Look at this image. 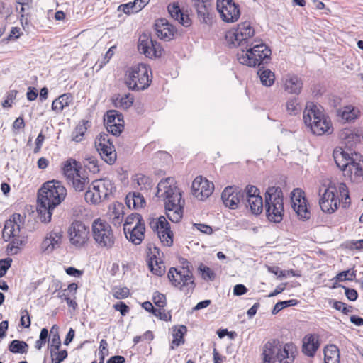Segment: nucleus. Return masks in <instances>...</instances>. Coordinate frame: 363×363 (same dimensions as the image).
<instances>
[{"label": "nucleus", "mask_w": 363, "mask_h": 363, "mask_svg": "<svg viewBox=\"0 0 363 363\" xmlns=\"http://www.w3.org/2000/svg\"><path fill=\"white\" fill-rule=\"evenodd\" d=\"M155 26L157 37L166 41L172 40L177 32L175 27L165 18L157 20Z\"/></svg>", "instance_id": "nucleus-27"}, {"label": "nucleus", "mask_w": 363, "mask_h": 363, "mask_svg": "<svg viewBox=\"0 0 363 363\" xmlns=\"http://www.w3.org/2000/svg\"><path fill=\"white\" fill-rule=\"evenodd\" d=\"M84 166L93 174L99 173L100 171L99 161L94 156H88L86 157Z\"/></svg>", "instance_id": "nucleus-51"}, {"label": "nucleus", "mask_w": 363, "mask_h": 363, "mask_svg": "<svg viewBox=\"0 0 363 363\" xmlns=\"http://www.w3.org/2000/svg\"><path fill=\"white\" fill-rule=\"evenodd\" d=\"M12 263L11 258H6L0 259V277H3L11 267Z\"/></svg>", "instance_id": "nucleus-63"}, {"label": "nucleus", "mask_w": 363, "mask_h": 363, "mask_svg": "<svg viewBox=\"0 0 363 363\" xmlns=\"http://www.w3.org/2000/svg\"><path fill=\"white\" fill-rule=\"evenodd\" d=\"M152 301L157 308H164L167 305V298L165 295L157 291L154 294Z\"/></svg>", "instance_id": "nucleus-58"}, {"label": "nucleus", "mask_w": 363, "mask_h": 363, "mask_svg": "<svg viewBox=\"0 0 363 363\" xmlns=\"http://www.w3.org/2000/svg\"><path fill=\"white\" fill-rule=\"evenodd\" d=\"M19 218V214H13L12 218L6 220L2 231V236L6 242H10L9 247L12 250L14 247H18L20 225L16 218Z\"/></svg>", "instance_id": "nucleus-18"}, {"label": "nucleus", "mask_w": 363, "mask_h": 363, "mask_svg": "<svg viewBox=\"0 0 363 363\" xmlns=\"http://www.w3.org/2000/svg\"><path fill=\"white\" fill-rule=\"evenodd\" d=\"M286 108L290 115H296L299 113L301 110V106L296 98L289 99L286 101Z\"/></svg>", "instance_id": "nucleus-52"}, {"label": "nucleus", "mask_w": 363, "mask_h": 363, "mask_svg": "<svg viewBox=\"0 0 363 363\" xmlns=\"http://www.w3.org/2000/svg\"><path fill=\"white\" fill-rule=\"evenodd\" d=\"M94 240L98 247L111 250L114 247L116 238L111 225L106 220L97 218L91 225Z\"/></svg>", "instance_id": "nucleus-9"}, {"label": "nucleus", "mask_w": 363, "mask_h": 363, "mask_svg": "<svg viewBox=\"0 0 363 363\" xmlns=\"http://www.w3.org/2000/svg\"><path fill=\"white\" fill-rule=\"evenodd\" d=\"M81 171V164L72 157L67 159L62 164V172L67 182Z\"/></svg>", "instance_id": "nucleus-32"}, {"label": "nucleus", "mask_w": 363, "mask_h": 363, "mask_svg": "<svg viewBox=\"0 0 363 363\" xmlns=\"http://www.w3.org/2000/svg\"><path fill=\"white\" fill-rule=\"evenodd\" d=\"M138 49L140 53L144 54L150 59L159 58L163 52V49L160 44L145 34L139 38Z\"/></svg>", "instance_id": "nucleus-17"}, {"label": "nucleus", "mask_w": 363, "mask_h": 363, "mask_svg": "<svg viewBox=\"0 0 363 363\" xmlns=\"http://www.w3.org/2000/svg\"><path fill=\"white\" fill-rule=\"evenodd\" d=\"M356 277L355 272H351L350 269L346 271H342L338 273L333 279L335 282H341L345 280L352 281L353 279Z\"/></svg>", "instance_id": "nucleus-54"}, {"label": "nucleus", "mask_w": 363, "mask_h": 363, "mask_svg": "<svg viewBox=\"0 0 363 363\" xmlns=\"http://www.w3.org/2000/svg\"><path fill=\"white\" fill-rule=\"evenodd\" d=\"M216 9L220 17L225 23H235L240 18V6L233 0H217Z\"/></svg>", "instance_id": "nucleus-13"}, {"label": "nucleus", "mask_w": 363, "mask_h": 363, "mask_svg": "<svg viewBox=\"0 0 363 363\" xmlns=\"http://www.w3.org/2000/svg\"><path fill=\"white\" fill-rule=\"evenodd\" d=\"M196 12L197 18L201 23H205L208 26L212 25L215 18V14L211 2L201 7Z\"/></svg>", "instance_id": "nucleus-34"}, {"label": "nucleus", "mask_w": 363, "mask_h": 363, "mask_svg": "<svg viewBox=\"0 0 363 363\" xmlns=\"http://www.w3.org/2000/svg\"><path fill=\"white\" fill-rule=\"evenodd\" d=\"M245 191L233 186L225 188L222 192L221 198L224 205L231 209H235L241 200L244 199Z\"/></svg>", "instance_id": "nucleus-23"}, {"label": "nucleus", "mask_w": 363, "mask_h": 363, "mask_svg": "<svg viewBox=\"0 0 363 363\" xmlns=\"http://www.w3.org/2000/svg\"><path fill=\"white\" fill-rule=\"evenodd\" d=\"M48 337V330L47 328H43L40 333L39 340L35 343L36 350H40L46 344Z\"/></svg>", "instance_id": "nucleus-57"}, {"label": "nucleus", "mask_w": 363, "mask_h": 363, "mask_svg": "<svg viewBox=\"0 0 363 363\" xmlns=\"http://www.w3.org/2000/svg\"><path fill=\"white\" fill-rule=\"evenodd\" d=\"M167 10L171 17L178 21L182 26L189 27L191 25L192 21L189 15L182 11L178 2L169 4Z\"/></svg>", "instance_id": "nucleus-29"}, {"label": "nucleus", "mask_w": 363, "mask_h": 363, "mask_svg": "<svg viewBox=\"0 0 363 363\" xmlns=\"http://www.w3.org/2000/svg\"><path fill=\"white\" fill-rule=\"evenodd\" d=\"M124 206L120 202H114L110 208V216L112 222L116 224H119L122 222L124 216Z\"/></svg>", "instance_id": "nucleus-43"}, {"label": "nucleus", "mask_w": 363, "mask_h": 363, "mask_svg": "<svg viewBox=\"0 0 363 363\" xmlns=\"http://www.w3.org/2000/svg\"><path fill=\"white\" fill-rule=\"evenodd\" d=\"M280 347L281 341L278 339H270L266 342L262 347V363H276Z\"/></svg>", "instance_id": "nucleus-25"}, {"label": "nucleus", "mask_w": 363, "mask_h": 363, "mask_svg": "<svg viewBox=\"0 0 363 363\" xmlns=\"http://www.w3.org/2000/svg\"><path fill=\"white\" fill-rule=\"evenodd\" d=\"M255 35V29L248 21L238 23L236 28L226 32L225 40L230 47L241 46L247 43Z\"/></svg>", "instance_id": "nucleus-11"}, {"label": "nucleus", "mask_w": 363, "mask_h": 363, "mask_svg": "<svg viewBox=\"0 0 363 363\" xmlns=\"http://www.w3.org/2000/svg\"><path fill=\"white\" fill-rule=\"evenodd\" d=\"M147 262L150 270L157 276H162L165 272V266L160 257V250L150 247L147 256Z\"/></svg>", "instance_id": "nucleus-22"}, {"label": "nucleus", "mask_w": 363, "mask_h": 363, "mask_svg": "<svg viewBox=\"0 0 363 363\" xmlns=\"http://www.w3.org/2000/svg\"><path fill=\"white\" fill-rule=\"evenodd\" d=\"M20 323L21 326L26 328H28L30 326V317L27 309L21 311Z\"/></svg>", "instance_id": "nucleus-64"}, {"label": "nucleus", "mask_w": 363, "mask_h": 363, "mask_svg": "<svg viewBox=\"0 0 363 363\" xmlns=\"http://www.w3.org/2000/svg\"><path fill=\"white\" fill-rule=\"evenodd\" d=\"M303 121L315 135H329L333 133L331 121L313 103L306 104L303 112Z\"/></svg>", "instance_id": "nucleus-5"}, {"label": "nucleus", "mask_w": 363, "mask_h": 363, "mask_svg": "<svg viewBox=\"0 0 363 363\" xmlns=\"http://www.w3.org/2000/svg\"><path fill=\"white\" fill-rule=\"evenodd\" d=\"M17 91L11 90L6 93V99L2 102V106L4 108H10L12 106V104L16 98Z\"/></svg>", "instance_id": "nucleus-62"}, {"label": "nucleus", "mask_w": 363, "mask_h": 363, "mask_svg": "<svg viewBox=\"0 0 363 363\" xmlns=\"http://www.w3.org/2000/svg\"><path fill=\"white\" fill-rule=\"evenodd\" d=\"M319 206L327 213L336 211L340 203L343 207L350 203V197L347 185L344 183L335 184L330 182L328 185H322L318 190Z\"/></svg>", "instance_id": "nucleus-3"}, {"label": "nucleus", "mask_w": 363, "mask_h": 363, "mask_svg": "<svg viewBox=\"0 0 363 363\" xmlns=\"http://www.w3.org/2000/svg\"><path fill=\"white\" fill-rule=\"evenodd\" d=\"M145 221L140 214L133 213L130 214L125 220L123 224V231H129V230L134 227V225H143Z\"/></svg>", "instance_id": "nucleus-45"}, {"label": "nucleus", "mask_w": 363, "mask_h": 363, "mask_svg": "<svg viewBox=\"0 0 363 363\" xmlns=\"http://www.w3.org/2000/svg\"><path fill=\"white\" fill-rule=\"evenodd\" d=\"M133 182L137 184L140 190L148 189L152 186L151 179L143 174H136L134 176Z\"/></svg>", "instance_id": "nucleus-48"}, {"label": "nucleus", "mask_w": 363, "mask_h": 363, "mask_svg": "<svg viewBox=\"0 0 363 363\" xmlns=\"http://www.w3.org/2000/svg\"><path fill=\"white\" fill-rule=\"evenodd\" d=\"M256 42L254 40L246 50L242 49L238 52L237 59L240 64L256 67L269 62L271 50L264 43L260 42L255 44Z\"/></svg>", "instance_id": "nucleus-6"}, {"label": "nucleus", "mask_w": 363, "mask_h": 363, "mask_svg": "<svg viewBox=\"0 0 363 363\" xmlns=\"http://www.w3.org/2000/svg\"><path fill=\"white\" fill-rule=\"evenodd\" d=\"M188 264L189 262L186 267H171L167 273V277L172 286L186 295L192 294L196 287L193 273Z\"/></svg>", "instance_id": "nucleus-8"}, {"label": "nucleus", "mask_w": 363, "mask_h": 363, "mask_svg": "<svg viewBox=\"0 0 363 363\" xmlns=\"http://www.w3.org/2000/svg\"><path fill=\"white\" fill-rule=\"evenodd\" d=\"M157 196L164 205L166 215L173 223H178L183 216L184 200L174 177L162 179L157 184Z\"/></svg>", "instance_id": "nucleus-2"}, {"label": "nucleus", "mask_w": 363, "mask_h": 363, "mask_svg": "<svg viewBox=\"0 0 363 363\" xmlns=\"http://www.w3.org/2000/svg\"><path fill=\"white\" fill-rule=\"evenodd\" d=\"M198 271L201 278L206 281H213L216 278V274L215 272L203 263H201L199 265Z\"/></svg>", "instance_id": "nucleus-47"}, {"label": "nucleus", "mask_w": 363, "mask_h": 363, "mask_svg": "<svg viewBox=\"0 0 363 363\" xmlns=\"http://www.w3.org/2000/svg\"><path fill=\"white\" fill-rule=\"evenodd\" d=\"M150 225L157 232V236L164 246L170 247L172 245L174 234L164 216H160L153 220L150 222Z\"/></svg>", "instance_id": "nucleus-16"}, {"label": "nucleus", "mask_w": 363, "mask_h": 363, "mask_svg": "<svg viewBox=\"0 0 363 363\" xmlns=\"http://www.w3.org/2000/svg\"><path fill=\"white\" fill-rule=\"evenodd\" d=\"M359 114V111L352 106H346L343 108L341 117L346 121H352L356 119Z\"/></svg>", "instance_id": "nucleus-50"}, {"label": "nucleus", "mask_w": 363, "mask_h": 363, "mask_svg": "<svg viewBox=\"0 0 363 363\" xmlns=\"http://www.w3.org/2000/svg\"><path fill=\"white\" fill-rule=\"evenodd\" d=\"M193 195L199 200L208 198L214 190V184L202 176L196 177L192 182Z\"/></svg>", "instance_id": "nucleus-19"}, {"label": "nucleus", "mask_w": 363, "mask_h": 363, "mask_svg": "<svg viewBox=\"0 0 363 363\" xmlns=\"http://www.w3.org/2000/svg\"><path fill=\"white\" fill-rule=\"evenodd\" d=\"M113 296L116 299L126 298L130 296V290L127 287H116L113 289Z\"/></svg>", "instance_id": "nucleus-56"}, {"label": "nucleus", "mask_w": 363, "mask_h": 363, "mask_svg": "<svg viewBox=\"0 0 363 363\" xmlns=\"http://www.w3.org/2000/svg\"><path fill=\"white\" fill-rule=\"evenodd\" d=\"M95 147L101 158L108 164H113L117 154L110 136L106 133L99 134L95 140Z\"/></svg>", "instance_id": "nucleus-12"}, {"label": "nucleus", "mask_w": 363, "mask_h": 363, "mask_svg": "<svg viewBox=\"0 0 363 363\" xmlns=\"http://www.w3.org/2000/svg\"><path fill=\"white\" fill-rule=\"evenodd\" d=\"M259 194V190L252 185L247 186L245 190L247 206L255 215H259L263 211V199Z\"/></svg>", "instance_id": "nucleus-20"}, {"label": "nucleus", "mask_w": 363, "mask_h": 363, "mask_svg": "<svg viewBox=\"0 0 363 363\" xmlns=\"http://www.w3.org/2000/svg\"><path fill=\"white\" fill-rule=\"evenodd\" d=\"M264 207L269 220L280 223L284 215V196L280 187L270 186L265 193Z\"/></svg>", "instance_id": "nucleus-7"}, {"label": "nucleus", "mask_w": 363, "mask_h": 363, "mask_svg": "<svg viewBox=\"0 0 363 363\" xmlns=\"http://www.w3.org/2000/svg\"><path fill=\"white\" fill-rule=\"evenodd\" d=\"M115 189L114 184L109 179H101L91 182L85 193L86 201L91 204H99L109 199Z\"/></svg>", "instance_id": "nucleus-10"}, {"label": "nucleus", "mask_w": 363, "mask_h": 363, "mask_svg": "<svg viewBox=\"0 0 363 363\" xmlns=\"http://www.w3.org/2000/svg\"><path fill=\"white\" fill-rule=\"evenodd\" d=\"M291 206L297 216L303 220H308L311 217L309 204L305 192L299 188L294 189L291 196Z\"/></svg>", "instance_id": "nucleus-15"}, {"label": "nucleus", "mask_w": 363, "mask_h": 363, "mask_svg": "<svg viewBox=\"0 0 363 363\" xmlns=\"http://www.w3.org/2000/svg\"><path fill=\"white\" fill-rule=\"evenodd\" d=\"M70 242L77 247L84 245L89 240L90 231L83 222L74 220L68 229Z\"/></svg>", "instance_id": "nucleus-14"}, {"label": "nucleus", "mask_w": 363, "mask_h": 363, "mask_svg": "<svg viewBox=\"0 0 363 363\" xmlns=\"http://www.w3.org/2000/svg\"><path fill=\"white\" fill-rule=\"evenodd\" d=\"M302 352L309 357L315 356L320 347L319 337L314 334H308L303 338Z\"/></svg>", "instance_id": "nucleus-30"}, {"label": "nucleus", "mask_w": 363, "mask_h": 363, "mask_svg": "<svg viewBox=\"0 0 363 363\" xmlns=\"http://www.w3.org/2000/svg\"><path fill=\"white\" fill-rule=\"evenodd\" d=\"M343 174L352 182H359L363 180V160L355 155V157L344 169Z\"/></svg>", "instance_id": "nucleus-24"}, {"label": "nucleus", "mask_w": 363, "mask_h": 363, "mask_svg": "<svg viewBox=\"0 0 363 363\" xmlns=\"http://www.w3.org/2000/svg\"><path fill=\"white\" fill-rule=\"evenodd\" d=\"M145 225H134L129 231L124 232L126 238L135 245H139L145 238Z\"/></svg>", "instance_id": "nucleus-35"}, {"label": "nucleus", "mask_w": 363, "mask_h": 363, "mask_svg": "<svg viewBox=\"0 0 363 363\" xmlns=\"http://www.w3.org/2000/svg\"><path fill=\"white\" fill-rule=\"evenodd\" d=\"M333 157L337 166L343 172L347 164L353 160L349 154L343 150H334Z\"/></svg>", "instance_id": "nucleus-42"}, {"label": "nucleus", "mask_w": 363, "mask_h": 363, "mask_svg": "<svg viewBox=\"0 0 363 363\" xmlns=\"http://www.w3.org/2000/svg\"><path fill=\"white\" fill-rule=\"evenodd\" d=\"M28 345L18 340H12L9 345V350L12 353L26 354L28 350Z\"/></svg>", "instance_id": "nucleus-46"}, {"label": "nucleus", "mask_w": 363, "mask_h": 363, "mask_svg": "<svg viewBox=\"0 0 363 363\" xmlns=\"http://www.w3.org/2000/svg\"><path fill=\"white\" fill-rule=\"evenodd\" d=\"M258 74H259V78L263 85L266 86H271L274 84L275 80V75L274 72L269 69H265L262 71L259 70Z\"/></svg>", "instance_id": "nucleus-49"}, {"label": "nucleus", "mask_w": 363, "mask_h": 363, "mask_svg": "<svg viewBox=\"0 0 363 363\" xmlns=\"http://www.w3.org/2000/svg\"><path fill=\"white\" fill-rule=\"evenodd\" d=\"M67 195L66 187L59 180L52 179L43 184L38 195L40 203L38 213L41 222L51 220L52 211L65 201Z\"/></svg>", "instance_id": "nucleus-1"}, {"label": "nucleus", "mask_w": 363, "mask_h": 363, "mask_svg": "<svg viewBox=\"0 0 363 363\" xmlns=\"http://www.w3.org/2000/svg\"><path fill=\"white\" fill-rule=\"evenodd\" d=\"M187 328L185 325H179L173 329V339L172 341V349L179 347L184 343V335L186 333Z\"/></svg>", "instance_id": "nucleus-44"}, {"label": "nucleus", "mask_w": 363, "mask_h": 363, "mask_svg": "<svg viewBox=\"0 0 363 363\" xmlns=\"http://www.w3.org/2000/svg\"><path fill=\"white\" fill-rule=\"evenodd\" d=\"M152 73L145 63H138L128 67L124 74V83L129 90L140 91L147 89L151 84Z\"/></svg>", "instance_id": "nucleus-4"}, {"label": "nucleus", "mask_w": 363, "mask_h": 363, "mask_svg": "<svg viewBox=\"0 0 363 363\" xmlns=\"http://www.w3.org/2000/svg\"><path fill=\"white\" fill-rule=\"evenodd\" d=\"M333 308L341 311L345 315L352 312V307L351 306H348L346 303L339 301H335L333 302Z\"/></svg>", "instance_id": "nucleus-59"}, {"label": "nucleus", "mask_w": 363, "mask_h": 363, "mask_svg": "<svg viewBox=\"0 0 363 363\" xmlns=\"http://www.w3.org/2000/svg\"><path fill=\"white\" fill-rule=\"evenodd\" d=\"M283 87L287 93L298 95L303 88V82L296 75L288 74L283 79Z\"/></svg>", "instance_id": "nucleus-31"}, {"label": "nucleus", "mask_w": 363, "mask_h": 363, "mask_svg": "<svg viewBox=\"0 0 363 363\" xmlns=\"http://www.w3.org/2000/svg\"><path fill=\"white\" fill-rule=\"evenodd\" d=\"M298 301L296 299H291V300H288V301H279L275 304V306L272 310V313L277 314L280 311L284 309V308L296 306L298 304Z\"/></svg>", "instance_id": "nucleus-53"}, {"label": "nucleus", "mask_w": 363, "mask_h": 363, "mask_svg": "<svg viewBox=\"0 0 363 363\" xmlns=\"http://www.w3.org/2000/svg\"><path fill=\"white\" fill-rule=\"evenodd\" d=\"M116 49V46H112L106 52L104 57H103L102 60H98L95 66L97 67L98 69H101L106 64H107L110 59L113 57L115 52V50Z\"/></svg>", "instance_id": "nucleus-55"}, {"label": "nucleus", "mask_w": 363, "mask_h": 363, "mask_svg": "<svg viewBox=\"0 0 363 363\" xmlns=\"http://www.w3.org/2000/svg\"><path fill=\"white\" fill-rule=\"evenodd\" d=\"M126 206L130 209H139L145 206V200L140 193L129 192L125 199Z\"/></svg>", "instance_id": "nucleus-37"}, {"label": "nucleus", "mask_w": 363, "mask_h": 363, "mask_svg": "<svg viewBox=\"0 0 363 363\" xmlns=\"http://www.w3.org/2000/svg\"><path fill=\"white\" fill-rule=\"evenodd\" d=\"M325 363H339L340 350L335 345H327L324 349Z\"/></svg>", "instance_id": "nucleus-41"}, {"label": "nucleus", "mask_w": 363, "mask_h": 363, "mask_svg": "<svg viewBox=\"0 0 363 363\" xmlns=\"http://www.w3.org/2000/svg\"><path fill=\"white\" fill-rule=\"evenodd\" d=\"M105 123L107 130L113 135H118L124 128L123 115L116 110L108 111Z\"/></svg>", "instance_id": "nucleus-21"}, {"label": "nucleus", "mask_w": 363, "mask_h": 363, "mask_svg": "<svg viewBox=\"0 0 363 363\" xmlns=\"http://www.w3.org/2000/svg\"><path fill=\"white\" fill-rule=\"evenodd\" d=\"M67 183L70 185L76 191H83L88 184L89 183V179L87 175L82 171L79 172L76 176L72 177Z\"/></svg>", "instance_id": "nucleus-36"}, {"label": "nucleus", "mask_w": 363, "mask_h": 363, "mask_svg": "<svg viewBox=\"0 0 363 363\" xmlns=\"http://www.w3.org/2000/svg\"><path fill=\"white\" fill-rule=\"evenodd\" d=\"M115 107L127 110L131 107L134 102V96L130 93L116 95L112 99Z\"/></svg>", "instance_id": "nucleus-39"}, {"label": "nucleus", "mask_w": 363, "mask_h": 363, "mask_svg": "<svg viewBox=\"0 0 363 363\" xmlns=\"http://www.w3.org/2000/svg\"><path fill=\"white\" fill-rule=\"evenodd\" d=\"M89 127V121H80L72 133V140L77 143L82 142L84 139L85 133Z\"/></svg>", "instance_id": "nucleus-40"}, {"label": "nucleus", "mask_w": 363, "mask_h": 363, "mask_svg": "<svg viewBox=\"0 0 363 363\" xmlns=\"http://www.w3.org/2000/svg\"><path fill=\"white\" fill-rule=\"evenodd\" d=\"M150 0H134L133 2L121 4L118 6V11H122L124 13L130 15L140 11L144 8Z\"/></svg>", "instance_id": "nucleus-38"}, {"label": "nucleus", "mask_w": 363, "mask_h": 363, "mask_svg": "<svg viewBox=\"0 0 363 363\" xmlns=\"http://www.w3.org/2000/svg\"><path fill=\"white\" fill-rule=\"evenodd\" d=\"M73 99L71 93L61 94L52 101L51 108L56 113H60L65 108L72 104Z\"/></svg>", "instance_id": "nucleus-33"}, {"label": "nucleus", "mask_w": 363, "mask_h": 363, "mask_svg": "<svg viewBox=\"0 0 363 363\" xmlns=\"http://www.w3.org/2000/svg\"><path fill=\"white\" fill-rule=\"evenodd\" d=\"M297 354L298 349L294 342L283 344L281 342L279 352L277 354V360L279 363H293Z\"/></svg>", "instance_id": "nucleus-26"}, {"label": "nucleus", "mask_w": 363, "mask_h": 363, "mask_svg": "<svg viewBox=\"0 0 363 363\" xmlns=\"http://www.w3.org/2000/svg\"><path fill=\"white\" fill-rule=\"evenodd\" d=\"M62 233L61 230H52L47 234L40 245L43 252H51L55 248L58 247L62 242Z\"/></svg>", "instance_id": "nucleus-28"}, {"label": "nucleus", "mask_w": 363, "mask_h": 363, "mask_svg": "<svg viewBox=\"0 0 363 363\" xmlns=\"http://www.w3.org/2000/svg\"><path fill=\"white\" fill-rule=\"evenodd\" d=\"M16 3L21 6L19 13L21 20L22 21L25 16H28V14L26 13V7L30 9L33 0H16Z\"/></svg>", "instance_id": "nucleus-61"}, {"label": "nucleus", "mask_w": 363, "mask_h": 363, "mask_svg": "<svg viewBox=\"0 0 363 363\" xmlns=\"http://www.w3.org/2000/svg\"><path fill=\"white\" fill-rule=\"evenodd\" d=\"M153 315L160 320L169 321L172 318L170 312L167 311L164 308H158L154 311Z\"/></svg>", "instance_id": "nucleus-60"}]
</instances>
